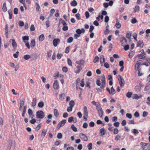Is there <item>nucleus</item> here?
<instances>
[{"label":"nucleus","mask_w":150,"mask_h":150,"mask_svg":"<svg viewBox=\"0 0 150 150\" xmlns=\"http://www.w3.org/2000/svg\"><path fill=\"white\" fill-rule=\"evenodd\" d=\"M131 34L129 33H127L126 34V37L127 38H128L129 39H130L131 38Z\"/></svg>","instance_id":"a18cd8bd"},{"label":"nucleus","mask_w":150,"mask_h":150,"mask_svg":"<svg viewBox=\"0 0 150 150\" xmlns=\"http://www.w3.org/2000/svg\"><path fill=\"white\" fill-rule=\"evenodd\" d=\"M47 132V129H43L42 131L41 136L42 137L44 138Z\"/></svg>","instance_id":"f8f14e48"},{"label":"nucleus","mask_w":150,"mask_h":150,"mask_svg":"<svg viewBox=\"0 0 150 150\" xmlns=\"http://www.w3.org/2000/svg\"><path fill=\"white\" fill-rule=\"evenodd\" d=\"M8 142L9 143V145L8 146V147L7 149H11L12 145L15 144V142L14 141L12 142L11 139H9Z\"/></svg>","instance_id":"1a4fd4ad"},{"label":"nucleus","mask_w":150,"mask_h":150,"mask_svg":"<svg viewBox=\"0 0 150 150\" xmlns=\"http://www.w3.org/2000/svg\"><path fill=\"white\" fill-rule=\"evenodd\" d=\"M80 138L85 141H87L88 140L87 137L84 134L81 133L79 135Z\"/></svg>","instance_id":"6e6552de"},{"label":"nucleus","mask_w":150,"mask_h":150,"mask_svg":"<svg viewBox=\"0 0 150 150\" xmlns=\"http://www.w3.org/2000/svg\"><path fill=\"white\" fill-rule=\"evenodd\" d=\"M137 55L139 58L142 59H144L146 57L145 56L142 55L141 54H138Z\"/></svg>","instance_id":"ea45409f"},{"label":"nucleus","mask_w":150,"mask_h":150,"mask_svg":"<svg viewBox=\"0 0 150 150\" xmlns=\"http://www.w3.org/2000/svg\"><path fill=\"white\" fill-rule=\"evenodd\" d=\"M22 39L24 42L26 43L29 40V37L28 35L23 36L22 37Z\"/></svg>","instance_id":"4468645a"},{"label":"nucleus","mask_w":150,"mask_h":150,"mask_svg":"<svg viewBox=\"0 0 150 150\" xmlns=\"http://www.w3.org/2000/svg\"><path fill=\"white\" fill-rule=\"evenodd\" d=\"M71 5L72 6H75L77 5V3L75 0H74L71 2Z\"/></svg>","instance_id":"4be33fe9"},{"label":"nucleus","mask_w":150,"mask_h":150,"mask_svg":"<svg viewBox=\"0 0 150 150\" xmlns=\"http://www.w3.org/2000/svg\"><path fill=\"white\" fill-rule=\"evenodd\" d=\"M134 51H132L130 52L129 54V57L130 58H132L134 55Z\"/></svg>","instance_id":"b1692460"},{"label":"nucleus","mask_w":150,"mask_h":150,"mask_svg":"<svg viewBox=\"0 0 150 150\" xmlns=\"http://www.w3.org/2000/svg\"><path fill=\"white\" fill-rule=\"evenodd\" d=\"M109 20V17L108 16H106L105 18L104 21L105 23H107Z\"/></svg>","instance_id":"774afa93"},{"label":"nucleus","mask_w":150,"mask_h":150,"mask_svg":"<svg viewBox=\"0 0 150 150\" xmlns=\"http://www.w3.org/2000/svg\"><path fill=\"white\" fill-rule=\"evenodd\" d=\"M118 79L120 87L122 88L124 86L125 83L124 79L120 75L118 76Z\"/></svg>","instance_id":"20e7f679"},{"label":"nucleus","mask_w":150,"mask_h":150,"mask_svg":"<svg viewBox=\"0 0 150 150\" xmlns=\"http://www.w3.org/2000/svg\"><path fill=\"white\" fill-rule=\"evenodd\" d=\"M73 40V38L72 37H70L67 40V42L69 43L71 42Z\"/></svg>","instance_id":"58836bf2"},{"label":"nucleus","mask_w":150,"mask_h":150,"mask_svg":"<svg viewBox=\"0 0 150 150\" xmlns=\"http://www.w3.org/2000/svg\"><path fill=\"white\" fill-rule=\"evenodd\" d=\"M12 41V45L13 47V48L15 49L17 47V43L14 39L10 40H11Z\"/></svg>","instance_id":"dca6fc26"},{"label":"nucleus","mask_w":150,"mask_h":150,"mask_svg":"<svg viewBox=\"0 0 150 150\" xmlns=\"http://www.w3.org/2000/svg\"><path fill=\"white\" fill-rule=\"evenodd\" d=\"M28 113L29 116L32 118H33L34 117V115H33V111L30 108L28 109Z\"/></svg>","instance_id":"9b49d317"},{"label":"nucleus","mask_w":150,"mask_h":150,"mask_svg":"<svg viewBox=\"0 0 150 150\" xmlns=\"http://www.w3.org/2000/svg\"><path fill=\"white\" fill-rule=\"evenodd\" d=\"M76 32L78 34L80 35L82 33L81 30L80 29H77L76 30Z\"/></svg>","instance_id":"0e129e2a"},{"label":"nucleus","mask_w":150,"mask_h":150,"mask_svg":"<svg viewBox=\"0 0 150 150\" xmlns=\"http://www.w3.org/2000/svg\"><path fill=\"white\" fill-rule=\"evenodd\" d=\"M104 66L106 68H109L110 67L108 63L106 62L104 63Z\"/></svg>","instance_id":"69168bd1"},{"label":"nucleus","mask_w":150,"mask_h":150,"mask_svg":"<svg viewBox=\"0 0 150 150\" xmlns=\"http://www.w3.org/2000/svg\"><path fill=\"white\" fill-rule=\"evenodd\" d=\"M100 134L101 136H103L105 134L104 129L103 128H101L100 129Z\"/></svg>","instance_id":"a878e982"},{"label":"nucleus","mask_w":150,"mask_h":150,"mask_svg":"<svg viewBox=\"0 0 150 150\" xmlns=\"http://www.w3.org/2000/svg\"><path fill=\"white\" fill-rule=\"evenodd\" d=\"M137 22V21L135 18L132 19L131 21V22L132 24H135Z\"/></svg>","instance_id":"09e8293b"},{"label":"nucleus","mask_w":150,"mask_h":150,"mask_svg":"<svg viewBox=\"0 0 150 150\" xmlns=\"http://www.w3.org/2000/svg\"><path fill=\"white\" fill-rule=\"evenodd\" d=\"M35 44V40L33 39L31 40L30 43V46L32 48L34 47Z\"/></svg>","instance_id":"aec40b11"},{"label":"nucleus","mask_w":150,"mask_h":150,"mask_svg":"<svg viewBox=\"0 0 150 150\" xmlns=\"http://www.w3.org/2000/svg\"><path fill=\"white\" fill-rule=\"evenodd\" d=\"M116 93L115 90L113 88V86L111 88L110 93V94L114 95Z\"/></svg>","instance_id":"5701e85b"},{"label":"nucleus","mask_w":150,"mask_h":150,"mask_svg":"<svg viewBox=\"0 0 150 150\" xmlns=\"http://www.w3.org/2000/svg\"><path fill=\"white\" fill-rule=\"evenodd\" d=\"M67 62L68 65L70 66H72V62L69 58L67 59Z\"/></svg>","instance_id":"37998d69"},{"label":"nucleus","mask_w":150,"mask_h":150,"mask_svg":"<svg viewBox=\"0 0 150 150\" xmlns=\"http://www.w3.org/2000/svg\"><path fill=\"white\" fill-rule=\"evenodd\" d=\"M62 70L63 72H65V73L67 72L68 71L67 68L66 67H63L62 68Z\"/></svg>","instance_id":"4d7b16f0"},{"label":"nucleus","mask_w":150,"mask_h":150,"mask_svg":"<svg viewBox=\"0 0 150 150\" xmlns=\"http://www.w3.org/2000/svg\"><path fill=\"white\" fill-rule=\"evenodd\" d=\"M60 40L59 39H54L53 41V43L54 46V47H56L58 44V43L59 42Z\"/></svg>","instance_id":"9d476101"},{"label":"nucleus","mask_w":150,"mask_h":150,"mask_svg":"<svg viewBox=\"0 0 150 150\" xmlns=\"http://www.w3.org/2000/svg\"><path fill=\"white\" fill-rule=\"evenodd\" d=\"M124 49L125 50L127 51L128 50L129 48V46L128 45H124Z\"/></svg>","instance_id":"8fccbe9b"},{"label":"nucleus","mask_w":150,"mask_h":150,"mask_svg":"<svg viewBox=\"0 0 150 150\" xmlns=\"http://www.w3.org/2000/svg\"><path fill=\"white\" fill-rule=\"evenodd\" d=\"M72 110V107L69 106V107L67 108V111L69 112H71Z\"/></svg>","instance_id":"bf43d9fd"},{"label":"nucleus","mask_w":150,"mask_h":150,"mask_svg":"<svg viewBox=\"0 0 150 150\" xmlns=\"http://www.w3.org/2000/svg\"><path fill=\"white\" fill-rule=\"evenodd\" d=\"M132 95V93L131 92H128L126 94V96L128 98H130Z\"/></svg>","instance_id":"a19ab883"},{"label":"nucleus","mask_w":150,"mask_h":150,"mask_svg":"<svg viewBox=\"0 0 150 150\" xmlns=\"http://www.w3.org/2000/svg\"><path fill=\"white\" fill-rule=\"evenodd\" d=\"M74 117H69L68 119V121L69 122H73Z\"/></svg>","instance_id":"680f3d73"},{"label":"nucleus","mask_w":150,"mask_h":150,"mask_svg":"<svg viewBox=\"0 0 150 150\" xmlns=\"http://www.w3.org/2000/svg\"><path fill=\"white\" fill-rule=\"evenodd\" d=\"M36 117L38 118L43 119L45 117L44 112L43 111H38L36 112Z\"/></svg>","instance_id":"f03ea898"},{"label":"nucleus","mask_w":150,"mask_h":150,"mask_svg":"<svg viewBox=\"0 0 150 150\" xmlns=\"http://www.w3.org/2000/svg\"><path fill=\"white\" fill-rule=\"evenodd\" d=\"M71 127L74 131L76 132L77 131V128L74 125H72Z\"/></svg>","instance_id":"7c9ffc66"},{"label":"nucleus","mask_w":150,"mask_h":150,"mask_svg":"<svg viewBox=\"0 0 150 150\" xmlns=\"http://www.w3.org/2000/svg\"><path fill=\"white\" fill-rule=\"evenodd\" d=\"M76 63L79 65H83L85 63V62L83 60L81 59L80 61H76Z\"/></svg>","instance_id":"a211bd4d"},{"label":"nucleus","mask_w":150,"mask_h":150,"mask_svg":"<svg viewBox=\"0 0 150 150\" xmlns=\"http://www.w3.org/2000/svg\"><path fill=\"white\" fill-rule=\"evenodd\" d=\"M88 150H91L92 149V145L91 143H90L87 146Z\"/></svg>","instance_id":"bb28decb"},{"label":"nucleus","mask_w":150,"mask_h":150,"mask_svg":"<svg viewBox=\"0 0 150 150\" xmlns=\"http://www.w3.org/2000/svg\"><path fill=\"white\" fill-rule=\"evenodd\" d=\"M35 6L36 10L37 11H39L40 9V8L39 4L37 3L35 4Z\"/></svg>","instance_id":"c85d7f7f"},{"label":"nucleus","mask_w":150,"mask_h":150,"mask_svg":"<svg viewBox=\"0 0 150 150\" xmlns=\"http://www.w3.org/2000/svg\"><path fill=\"white\" fill-rule=\"evenodd\" d=\"M62 134L60 133H59L57 134V137L58 139H61L62 138Z\"/></svg>","instance_id":"79ce46f5"},{"label":"nucleus","mask_w":150,"mask_h":150,"mask_svg":"<svg viewBox=\"0 0 150 150\" xmlns=\"http://www.w3.org/2000/svg\"><path fill=\"white\" fill-rule=\"evenodd\" d=\"M19 52L17 51L16 53L14 54L13 55V56L15 58H17L18 56Z\"/></svg>","instance_id":"052dcab7"},{"label":"nucleus","mask_w":150,"mask_h":150,"mask_svg":"<svg viewBox=\"0 0 150 150\" xmlns=\"http://www.w3.org/2000/svg\"><path fill=\"white\" fill-rule=\"evenodd\" d=\"M44 36L43 34H42L40 35L39 38V40L40 42H42L44 39Z\"/></svg>","instance_id":"412c9836"},{"label":"nucleus","mask_w":150,"mask_h":150,"mask_svg":"<svg viewBox=\"0 0 150 150\" xmlns=\"http://www.w3.org/2000/svg\"><path fill=\"white\" fill-rule=\"evenodd\" d=\"M135 88L137 91H139L141 89V88L139 86H135Z\"/></svg>","instance_id":"de8ad7c7"},{"label":"nucleus","mask_w":150,"mask_h":150,"mask_svg":"<svg viewBox=\"0 0 150 150\" xmlns=\"http://www.w3.org/2000/svg\"><path fill=\"white\" fill-rule=\"evenodd\" d=\"M92 103L94 105H95L96 108L100 105V104L98 102H96L94 101H93L92 102Z\"/></svg>","instance_id":"cd10ccee"},{"label":"nucleus","mask_w":150,"mask_h":150,"mask_svg":"<svg viewBox=\"0 0 150 150\" xmlns=\"http://www.w3.org/2000/svg\"><path fill=\"white\" fill-rule=\"evenodd\" d=\"M65 96V94L64 93H62L61 94H60L59 95V98L61 100H63L64 99V98L62 97L63 96Z\"/></svg>","instance_id":"c03bdc74"},{"label":"nucleus","mask_w":150,"mask_h":150,"mask_svg":"<svg viewBox=\"0 0 150 150\" xmlns=\"http://www.w3.org/2000/svg\"><path fill=\"white\" fill-rule=\"evenodd\" d=\"M140 144L143 150H149L150 149V144L149 143L141 142Z\"/></svg>","instance_id":"f257e3e1"},{"label":"nucleus","mask_w":150,"mask_h":150,"mask_svg":"<svg viewBox=\"0 0 150 150\" xmlns=\"http://www.w3.org/2000/svg\"><path fill=\"white\" fill-rule=\"evenodd\" d=\"M116 23L115 25V26L117 29H119L120 28L121 26V24L119 22L118 20L117 19L116 21Z\"/></svg>","instance_id":"ddd939ff"},{"label":"nucleus","mask_w":150,"mask_h":150,"mask_svg":"<svg viewBox=\"0 0 150 150\" xmlns=\"http://www.w3.org/2000/svg\"><path fill=\"white\" fill-rule=\"evenodd\" d=\"M54 113L55 116L57 117L59 116V113L58 110L57 109H54Z\"/></svg>","instance_id":"f3484780"},{"label":"nucleus","mask_w":150,"mask_h":150,"mask_svg":"<svg viewBox=\"0 0 150 150\" xmlns=\"http://www.w3.org/2000/svg\"><path fill=\"white\" fill-rule=\"evenodd\" d=\"M139 6H137L135 7L134 8V12H136L139 11Z\"/></svg>","instance_id":"4c0bfd02"},{"label":"nucleus","mask_w":150,"mask_h":150,"mask_svg":"<svg viewBox=\"0 0 150 150\" xmlns=\"http://www.w3.org/2000/svg\"><path fill=\"white\" fill-rule=\"evenodd\" d=\"M120 138L121 135H120L118 134L116 136L115 138V140L116 141H118L119 140Z\"/></svg>","instance_id":"3c124183"},{"label":"nucleus","mask_w":150,"mask_h":150,"mask_svg":"<svg viewBox=\"0 0 150 150\" xmlns=\"http://www.w3.org/2000/svg\"><path fill=\"white\" fill-rule=\"evenodd\" d=\"M36 98H34L33 99V102H32V105L33 107L35 106L36 104Z\"/></svg>","instance_id":"393cba45"},{"label":"nucleus","mask_w":150,"mask_h":150,"mask_svg":"<svg viewBox=\"0 0 150 150\" xmlns=\"http://www.w3.org/2000/svg\"><path fill=\"white\" fill-rule=\"evenodd\" d=\"M144 44L142 41L139 40L137 42V46H139L140 47H142L143 46Z\"/></svg>","instance_id":"6ab92c4d"},{"label":"nucleus","mask_w":150,"mask_h":150,"mask_svg":"<svg viewBox=\"0 0 150 150\" xmlns=\"http://www.w3.org/2000/svg\"><path fill=\"white\" fill-rule=\"evenodd\" d=\"M75 103L74 102L73 100L70 101L69 102V105L70 106L73 107Z\"/></svg>","instance_id":"72a5a7b5"},{"label":"nucleus","mask_w":150,"mask_h":150,"mask_svg":"<svg viewBox=\"0 0 150 150\" xmlns=\"http://www.w3.org/2000/svg\"><path fill=\"white\" fill-rule=\"evenodd\" d=\"M102 79H101L102 84L100 86V88L103 89L105 87V78L104 75L102 76Z\"/></svg>","instance_id":"423d86ee"},{"label":"nucleus","mask_w":150,"mask_h":150,"mask_svg":"<svg viewBox=\"0 0 150 150\" xmlns=\"http://www.w3.org/2000/svg\"><path fill=\"white\" fill-rule=\"evenodd\" d=\"M83 115L86 116H88V112L87 107L86 106H84L83 110Z\"/></svg>","instance_id":"2eb2a0df"},{"label":"nucleus","mask_w":150,"mask_h":150,"mask_svg":"<svg viewBox=\"0 0 150 150\" xmlns=\"http://www.w3.org/2000/svg\"><path fill=\"white\" fill-rule=\"evenodd\" d=\"M122 39H123V40H124L125 41L124 43H122V44H121L122 46H124V45H125L126 44L127 42V40L125 37H123L122 38Z\"/></svg>","instance_id":"e433bc0d"},{"label":"nucleus","mask_w":150,"mask_h":150,"mask_svg":"<svg viewBox=\"0 0 150 150\" xmlns=\"http://www.w3.org/2000/svg\"><path fill=\"white\" fill-rule=\"evenodd\" d=\"M8 12L9 15V18L10 19H11L12 18V11L11 10H8Z\"/></svg>","instance_id":"473e14b6"},{"label":"nucleus","mask_w":150,"mask_h":150,"mask_svg":"<svg viewBox=\"0 0 150 150\" xmlns=\"http://www.w3.org/2000/svg\"><path fill=\"white\" fill-rule=\"evenodd\" d=\"M53 87L55 91L59 89V83L56 80H54L53 84Z\"/></svg>","instance_id":"0eeeda50"},{"label":"nucleus","mask_w":150,"mask_h":150,"mask_svg":"<svg viewBox=\"0 0 150 150\" xmlns=\"http://www.w3.org/2000/svg\"><path fill=\"white\" fill-rule=\"evenodd\" d=\"M2 10L4 12L6 11L7 10V8L6 6V4L5 3H4L3 4Z\"/></svg>","instance_id":"c756f323"},{"label":"nucleus","mask_w":150,"mask_h":150,"mask_svg":"<svg viewBox=\"0 0 150 150\" xmlns=\"http://www.w3.org/2000/svg\"><path fill=\"white\" fill-rule=\"evenodd\" d=\"M96 84L98 86L101 85L100 81L99 79H97L96 81Z\"/></svg>","instance_id":"49530a36"},{"label":"nucleus","mask_w":150,"mask_h":150,"mask_svg":"<svg viewBox=\"0 0 150 150\" xmlns=\"http://www.w3.org/2000/svg\"><path fill=\"white\" fill-rule=\"evenodd\" d=\"M66 120H63L61 121L58 124L56 129H59L60 127L63 126L66 122Z\"/></svg>","instance_id":"39448f33"},{"label":"nucleus","mask_w":150,"mask_h":150,"mask_svg":"<svg viewBox=\"0 0 150 150\" xmlns=\"http://www.w3.org/2000/svg\"><path fill=\"white\" fill-rule=\"evenodd\" d=\"M31 57L28 54L25 55L23 57V58L26 60H28Z\"/></svg>","instance_id":"f704fd0d"},{"label":"nucleus","mask_w":150,"mask_h":150,"mask_svg":"<svg viewBox=\"0 0 150 150\" xmlns=\"http://www.w3.org/2000/svg\"><path fill=\"white\" fill-rule=\"evenodd\" d=\"M18 24L20 26H23L24 25V22L21 21H20L18 22Z\"/></svg>","instance_id":"e2e57ef3"},{"label":"nucleus","mask_w":150,"mask_h":150,"mask_svg":"<svg viewBox=\"0 0 150 150\" xmlns=\"http://www.w3.org/2000/svg\"><path fill=\"white\" fill-rule=\"evenodd\" d=\"M44 105L43 102L41 101L39 103H38V106L39 107L42 108Z\"/></svg>","instance_id":"c9c22d12"},{"label":"nucleus","mask_w":150,"mask_h":150,"mask_svg":"<svg viewBox=\"0 0 150 150\" xmlns=\"http://www.w3.org/2000/svg\"><path fill=\"white\" fill-rule=\"evenodd\" d=\"M52 52V50H50L49 51L47 52V54L48 57H50L51 56V53Z\"/></svg>","instance_id":"864d4df0"},{"label":"nucleus","mask_w":150,"mask_h":150,"mask_svg":"<svg viewBox=\"0 0 150 150\" xmlns=\"http://www.w3.org/2000/svg\"><path fill=\"white\" fill-rule=\"evenodd\" d=\"M99 57L98 56H96L95 57L93 60V62L95 63L98 61L99 59Z\"/></svg>","instance_id":"13d9d810"},{"label":"nucleus","mask_w":150,"mask_h":150,"mask_svg":"<svg viewBox=\"0 0 150 150\" xmlns=\"http://www.w3.org/2000/svg\"><path fill=\"white\" fill-rule=\"evenodd\" d=\"M100 63L102 64L103 62H105V59L104 57V56L102 55L100 57Z\"/></svg>","instance_id":"2f4dec72"},{"label":"nucleus","mask_w":150,"mask_h":150,"mask_svg":"<svg viewBox=\"0 0 150 150\" xmlns=\"http://www.w3.org/2000/svg\"><path fill=\"white\" fill-rule=\"evenodd\" d=\"M126 116L129 119H131L132 117V115L131 114L127 113L126 114Z\"/></svg>","instance_id":"6e6d98bb"},{"label":"nucleus","mask_w":150,"mask_h":150,"mask_svg":"<svg viewBox=\"0 0 150 150\" xmlns=\"http://www.w3.org/2000/svg\"><path fill=\"white\" fill-rule=\"evenodd\" d=\"M59 72H57V73H55L54 75V77L55 80H56L57 77H59Z\"/></svg>","instance_id":"603ef678"},{"label":"nucleus","mask_w":150,"mask_h":150,"mask_svg":"<svg viewBox=\"0 0 150 150\" xmlns=\"http://www.w3.org/2000/svg\"><path fill=\"white\" fill-rule=\"evenodd\" d=\"M150 88V85H148L146 86L144 89V91L148 90Z\"/></svg>","instance_id":"5fc2aeb1"},{"label":"nucleus","mask_w":150,"mask_h":150,"mask_svg":"<svg viewBox=\"0 0 150 150\" xmlns=\"http://www.w3.org/2000/svg\"><path fill=\"white\" fill-rule=\"evenodd\" d=\"M30 31H33L35 30V28L33 25H32L30 26Z\"/></svg>","instance_id":"338daca9"},{"label":"nucleus","mask_w":150,"mask_h":150,"mask_svg":"<svg viewBox=\"0 0 150 150\" xmlns=\"http://www.w3.org/2000/svg\"><path fill=\"white\" fill-rule=\"evenodd\" d=\"M96 109L98 112L99 116L100 118H102L103 114V112L100 105L97 107Z\"/></svg>","instance_id":"7ed1b4c3"}]
</instances>
